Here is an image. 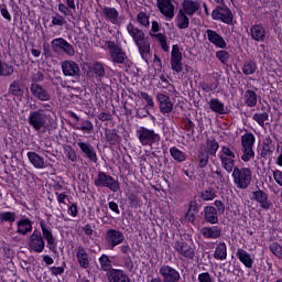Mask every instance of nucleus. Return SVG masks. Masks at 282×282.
<instances>
[{"label":"nucleus","mask_w":282,"mask_h":282,"mask_svg":"<svg viewBox=\"0 0 282 282\" xmlns=\"http://www.w3.org/2000/svg\"><path fill=\"white\" fill-rule=\"evenodd\" d=\"M42 234L39 230H34L29 238L28 249L30 252L42 253L45 247L53 253L57 252V239L53 235V230L44 223L40 224ZM46 241V243H45Z\"/></svg>","instance_id":"f257e3e1"},{"label":"nucleus","mask_w":282,"mask_h":282,"mask_svg":"<svg viewBox=\"0 0 282 282\" xmlns=\"http://www.w3.org/2000/svg\"><path fill=\"white\" fill-rule=\"evenodd\" d=\"M29 124L39 133H45L48 128L50 115L45 113L44 109L30 111Z\"/></svg>","instance_id":"f03ea898"},{"label":"nucleus","mask_w":282,"mask_h":282,"mask_svg":"<svg viewBox=\"0 0 282 282\" xmlns=\"http://www.w3.org/2000/svg\"><path fill=\"white\" fill-rule=\"evenodd\" d=\"M218 156L221 162V167L227 173H232L234 169H236V160H237L235 148H230V145H221L218 152Z\"/></svg>","instance_id":"7ed1b4c3"},{"label":"nucleus","mask_w":282,"mask_h":282,"mask_svg":"<svg viewBox=\"0 0 282 282\" xmlns=\"http://www.w3.org/2000/svg\"><path fill=\"white\" fill-rule=\"evenodd\" d=\"M234 184L239 189H246L252 182V170L250 167H234L231 172Z\"/></svg>","instance_id":"20e7f679"},{"label":"nucleus","mask_w":282,"mask_h":282,"mask_svg":"<svg viewBox=\"0 0 282 282\" xmlns=\"http://www.w3.org/2000/svg\"><path fill=\"white\" fill-rule=\"evenodd\" d=\"M135 135L142 147H153L161 141V134H159V132H155V130H151L150 128H144V126H141L135 130Z\"/></svg>","instance_id":"39448f33"},{"label":"nucleus","mask_w":282,"mask_h":282,"mask_svg":"<svg viewBox=\"0 0 282 282\" xmlns=\"http://www.w3.org/2000/svg\"><path fill=\"white\" fill-rule=\"evenodd\" d=\"M94 185L96 187H107L113 193H117L120 189L119 181H116L113 176H109L106 172H98V176L95 178Z\"/></svg>","instance_id":"423d86ee"},{"label":"nucleus","mask_w":282,"mask_h":282,"mask_svg":"<svg viewBox=\"0 0 282 282\" xmlns=\"http://www.w3.org/2000/svg\"><path fill=\"white\" fill-rule=\"evenodd\" d=\"M51 47L53 52L59 53L63 52L69 57H74L76 55V50L74 45H72L64 37H55L51 41Z\"/></svg>","instance_id":"0eeeda50"},{"label":"nucleus","mask_w":282,"mask_h":282,"mask_svg":"<svg viewBox=\"0 0 282 282\" xmlns=\"http://www.w3.org/2000/svg\"><path fill=\"white\" fill-rule=\"evenodd\" d=\"M170 64L172 70L176 74L184 70V56L180 45L177 44L172 45Z\"/></svg>","instance_id":"6e6552de"},{"label":"nucleus","mask_w":282,"mask_h":282,"mask_svg":"<svg viewBox=\"0 0 282 282\" xmlns=\"http://www.w3.org/2000/svg\"><path fill=\"white\" fill-rule=\"evenodd\" d=\"M212 19L230 25L234 22V13L227 6H218L212 11Z\"/></svg>","instance_id":"1a4fd4ad"},{"label":"nucleus","mask_w":282,"mask_h":282,"mask_svg":"<svg viewBox=\"0 0 282 282\" xmlns=\"http://www.w3.org/2000/svg\"><path fill=\"white\" fill-rule=\"evenodd\" d=\"M101 18L112 25L120 26L123 23V18L115 7L105 6L101 8Z\"/></svg>","instance_id":"9d476101"},{"label":"nucleus","mask_w":282,"mask_h":282,"mask_svg":"<svg viewBox=\"0 0 282 282\" xmlns=\"http://www.w3.org/2000/svg\"><path fill=\"white\" fill-rule=\"evenodd\" d=\"M156 6L166 21H172L175 18L176 6L173 0H156Z\"/></svg>","instance_id":"9b49d317"},{"label":"nucleus","mask_w":282,"mask_h":282,"mask_svg":"<svg viewBox=\"0 0 282 282\" xmlns=\"http://www.w3.org/2000/svg\"><path fill=\"white\" fill-rule=\"evenodd\" d=\"M107 47L110 53V57L113 64H124L128 59L127 53L119 46L116 45L113 41L107 42Z\"/></svg>","instance_id":"f8f14e48"},{"label":"nucleus","mask_w":282,"mask_h":282,"mask_svg":"<svg viewBox=\"0 0 282 282\" xmlns=\"http://www.w3.org/2000/svg\"><path fill=\"white\" fill-rule=\"evenodd\" d=\"M61 69L65 77H79L82 69L77 62L73 59H65L61 63Z\"/></svg>","instance_id":"ddd939ff"},{"label":"nucleus","mask_w":282,"mask_h":282,"mask_svg":"<svg viewBox=\"0 0 282 282\" xmlns=\"http://www.w3.org/2000/svg\"><path fill=\"white\" fill-rule=\"evenodd\" d=\"M105 240L109 249L113 250L117 246H120L126 241V237L123 232L110 229L106 232Z\"/></svg>","instance_id":"4468645a"},{"label":"nucleus","mask_w":282,"mask_h":282,"mask_svg":"<svg viewBox=\"0 0 282 282\" xmlns=\"http://www.w3.org/2000/svg\"><path fill=\"white\" fill-rule=\"evenodd\" d=\"M173 248L178 253L181 259L184 258L187 260H194L196 257L195 248L188 243L176 241Z\"/></svg>","instance_id":"2eb2a0df"},{"label":"nucleus","mask_w":282,"mask_h":282,"mask_svg":"<svg viewBox=\"0 0 282 282\" xmlns=\"http://www.w3.org/2000/svg\"><path fill=\"white\" fill-rule=\"evenodd\" d=\"M75 258L82 269L87 270L91 267V257L85 247L78 246L75 249Z\"/></svg>","instance_id":"dca6fc26"},{"label":"nucleus","mask_w":282,"mask_h":282,"mask_svg":"<svg viewBox=\"0 0 282 282\" xmlns=\"http://www.w3.org/2000/svg\"><path fill=\"white\" fill-rule=\"evenodd\" d=\"M156 100L159 102L161 113L169 115L174 110V102L169 95L164 93H159L156 95Z\"/></svg>","instance_id":"f3484780"},{"label":"nucleus","mask_w":282,"mask_h":282,"mask_svg":"<svg viewBox=\"0 0 282 282\" xmlns=\"http://www.w3.org/2000/svg\"><path fill=\"white\" fill-rule=\"evenodd\" d=\"M159 273L163 279L162 282H180V280H181L180 272L170 265L161 267Z\"/></svg>","instance_id":"a211bd4d"},{"label":"nucleus","mask_w":282,"mask_h":282,"mask_svg":"<svg viewBox=\"0 0 282 282\" xmlns=\"http://www.w3.org/2000/svg\"><path fill=\"white\" fill-rule=\"evenodd\" d=\"M77 147L79 148L82 153H84L85 156L89 161H91L93 163H97L98 162V154H97L94 145H91V143H87L85 141H78L77 142Z\"/></svg>","instance_id":"6ab92c4d"},{"label":"nucleus","mask_w":282,"mask_h":282,"mask_svg":"<svg viewBox=\"0 0 282 282\" xmlns=\"http://www.w3.org/2000/svg\"><path fill=\"white\" fill-rule=\"evenodd\" d=\"M207 40L209 43L215 45L218 48L225 50L227 48V42L217 31L208 29L206 31Z\"/></svg>","instance_id":"aec40b11"},{"label":"nucleus","mask_w":282,"mask_h":282,"mask_svg":"<svg viewBox=\"0 0 282 282\" xmlns=\"http://www.w3.org/2000/svg\"><path fill=\"white\" fill-rule=\"evenodd\" d=\"M31 94L40 101H50V93L40 84L32 83L30 86Z\"/></svg>","instance_id":"412c9836"},{"label":"nucleus","mask_w":282,"mask_h":282,"mask_svg":"<svg viewBox=\"0 0 282 282\" xmlns=\"http://www.w3.org/2000/svg\"><path fill=\"white\" fill-rule=\"evenodd\" d=\"M200 10V2L195 0H183L182 8L178 10L187 17L195 15Z\"/></svg>","instance_id":"4be33fe9"},{"label":"nucleus","mask_w":282,"mask_h":282,"mask_svg":"<svg viewBox=\"0 0 282 282\" xmlns=\"http://www.w3.org/2000/svg\"><path fill=\"white\" fill-rule=\"evenodd\" d=\"M135 46L138 47L139 53H140L141 57H142V59L148 62V59L150 57V52H151L150 39L148 36H145L141 41H138L135 43Z\"/></svg>","instance_id":"5701e85b"},{"label":"nucleus","mask_w":282,"mask_h":282,"mask_svg":"<svg viewBox=\"0 0 282 282\" xmlns=\"http://www.w3.org/2000/svg\"><path fill=\"white\" fill-rule=\"evenodd\" d=\"M267 34L265 28L261 24H253L250 28V36L256 42H265Z\"/></svg>","instance_id":"b1692460"},{"label":"nucleus","mask_w":282,"mask_h":282,"mask_svg":"<svg viewBox=\"0 0 282 282\" xmlns=\"http://www.w3.org/2000/svg\"><path fill=\"white\" fill-rule=\"evenodd\" d=\"M251 199H254L260 204V207L264 210L270 209V206H272V203L268 200V194L261 189H257V192H252Z\"/></svg>","instance_id":"393cba45"},{"label":"nucleus","mask_w":282,"mask_h":282,"mask_svg":"<svg viewBox=\"0 0 282 282\" xmlns=\"http://www.w3.org/2000/svg\"><path fill=\"white\" fill-rule=\"evenodd\" d=\"M236 257L247 269H252V265L254 264V257L248 253V251L239 248L236 252Z\"/></svg>","instance_id":"a878e982"},{"label":"nucleus","mask_w":282,"mask_h":282,"mask_svg":"<svg viewBox=\"0 0 282 282\" xmlns=\"http://www.w3.org/2000/svg\"><path fill=\"white\" fill-rule=\"evenodd\" d=\"M17 234L26 236L33 231V223L29 218H23L17 221Z\"/></svg>","instance_id":"bb28decb"},{"label":"nucleus","mask_w":282,"mask_h":282,"mask_svg":"<svg viewBox=\"0 0 282 282\" xmlns=\"http://www.w3.org/2000/svg\"><path fill=\"white\" fill-rule=\"evenodd\" d=\"M127 32L132 37L134 44L140 42L142 39L147 37L144 31L132 23H128Z\"/></svg>","instance_id":"cd10ccee"},{"label":"nucleus","mask_w":282,"mask_h":282,"mask_svg":"<svg viewBox=\"0 0 282 282\" xmlns=\"http://www.w3.org/2000/svg\"><path fill=\"white\" fill-rule=\"evenodd\" d=\"M209 108L213 112L218 115H226L228 109L219 98H210L208 101Z\"/></svg>","instance_id":"c85d7f7f"},{"label":"nucleus","mask_w":282,"mask_h":282,"mask_svg":"<svg viewBox=\"0 0 282 282\" xmlns=\"http://www.w3.org/2000/svg\"><path fill=\"white\" fill-rule=\"evenodd\" d=\"M26 156L29 162L33 165L34 169L43 170L46 167L43 156H40L37 152H28Z\"/></svg>","instance_id":"c756f323"},{"label":"nucleus","mask_w":282,"mask_h":282,"mask_svg":"<svg viewBox=\"0 0 282 282\" xmlns=\"http://www.w3.org/2000/svg\"><path fill=\"white\" fill-rule=\"evenodd\" d=\"M202 235L206 239L216 240L221 237V228H219L217 226L205 227L202 229Z\"/></svg>","instance_id":"7c9ffc66"},{"label":"nucleus","mask_w":282,"mask_h":282,"mask_svg":"<svg viewBox=\"0 0 282 282\" xmlns=\"http://www.w3.org/2000/svg\"><path fill=\"white\" fill-rule=\"evenodd\" d=\"M175 24L178 30H186L191 25V20L188 18V14L184 13V11H180L176 14L175 18Z\"/></svg>","instance_id":"2f4dec72"},{"label":"nucleus","mask_w":282,"mask_h":282,"mask_svg":"<svg viewBox=\"0 0 282 282\" xmlns=\"http://www.w3.org/2000/svg\"><path fill=\"white\" fill-rule=\"evenodd\" d=\"M214 258L219 261L228 259V247L226 242H219L214 251Z\"/></svg>","instance_id":"473e14b6"},{"label":"nucleus","mask_w":282,"mask_h":282,"mask_svg":"<svg viewBox=\"0 0 282 282\" xmlns=\"http://www.w3.org/2000/svg\"><path fill=\"white\" fill-rule=\"evenodd\" d=\"M109 281L130 282V279L122 270L112 269L111 271H109Z\"/></svg>","instance_id":"72a5a7b5"},{"label":"nucleus","mask_w":282,"mask_h":282,"mask_svg":"<svg viewBox=\"0 0 282 282\" xmlns=\"http://www.w3.org/2000/svg\"><path fill=\"white\" fill-rule=\"evenodd\" d=\"M243 99H245V104L247 107L254 108V107H257V101H258L259 97L257 95V91H254L252 89H247L245 91Z\"/></svg>","instance_id":"f704fd0d"},{"label":"nucleus","mask_w":282,"mask_h":282,"mask_svg":"<svg viewBox=\"0 0 282 282\" xmlns=\"http://www.w3.org/2000/svg\"><path fill=\"white\" fill-rule=\"evenodd\" d=\"M204 214H205V219L207 223L215 225L218 224L219 219H218V213L217 209L215 207H206L204 209Z\"/></svg>","instance_id":"c9c22d12"},{"label":"nucleus","mask_w":282,"mask_h":282,"mask_svg":"<svg viewBox=\"0 0 282 282\" xmlns=\"http://www.w3.org/2000/svg\"><path fill=\"white\" fill-rule=\"evenodd\" d=\"M197 214L198 203H196V200H191L188 205V212L185 214V220H187L188 223H194Z\"/></svg>","instance_id":"e433bc0d"},{"label":"nucleus","mask_w":282,"mask_h":282,"mask_svg":"<svg viewBox=\"0 0 282 282\" xmlns=\"http://www.w3.org/2000/svg\"><path fill=\"white\" fill-rule=\"evenodd\" d=\"M170 154L172 159L178 163H183L187 160V154L183 152V150H180V148H170Z\"/></svg>","instance_id":"4c0bfd02"},{"label":"nucleus","mask_w":282,"mask_h":282,"mask_svg":"<svg viewBox=\"0 0 282 282\" xmlns=\"http://www.w3.org/2000/svg\"><path fill=\"white\" fill-rule=\"evenodd\" d=\"M14 73V66L0 59V77H10Z\"/></svg>","instance_id":"58836bf2"},{"label":"nucleus","mask_w":282,"mask_h":282,"mask_svg":"<svg viewBox=\"0 0 282 282\" xmlns=\"http://www.w3.org/2000/svg\"><path fill=\"white\" fill-rule=\"evenodd\" d=\"M252 120L257 122L261 128H265V122L270 120V113L268 111L256 112L252 116Z\"/></svg>","instance_id":"ea45409f"},{"label":"nucleus","mask_w":282,"mask_h":282,"mask_svg":"<svg viewBox=\"0 0 282 282\" xmlns=\"http://www.w3.org/2000/svg\"><path fill=\"white\" fill-rule=\"evenodd\" d=\"M274 143L272 142V139L268 138L263 140L262 143V152L261 156L262 158H268L272 152L274 151Z\"/></svg>","instance_id":"a19ab883"},{"label":"nucleus","mask_w":282,"mask_h":282,"mask_svg":"<svg viewBox=\"0 0 282 282\" xmlns=\"http://www.w3.org/2000/svg\"><path fill=\"white\" fill-rule=\"evenodd\" d=\"M256 140L257 139L252 134V132H247L246 134H242V137H241V147L248 148V149H253Z\"/></svg>","instance_id":"79ce46f5"},{"label":"nucleus","mask_w":282,"mask_h":282,"mask_svg":"<svg viewBox=\"0 0 282 282\" xmlns=\"http://www.w3.org/2000/svg\"><path fill=\"white\" fill-rule=\"evenodd\" d=\"M151 37L155 39L160 43V45L164 52H170V45L167 43V37L165 34L151 33Z\"/></svg>","instance_id":"37998d69"},{"label":"nucleus","mask_w":282,"mask_h":282,"mask_svg":"<svg viewBox=\"0 0 282 282\" xmlns=\"http://www.w3.org/2000/svg\"><path fill=\"white\" fill-rule=\"evenodd\" d=\"M17 220V213L14 212H0V224H13Z\"/></svg>","instance_id":"c03bdc74"},{"label":"nucleus","mask_w":282,"mask_h":282,"mask_svg":"<svg viewBox=\"0 0 282 282\" xmlns=\"http://www.w3.org/2000/svg\"><path fill=\"white\" fill-rule=\"evenodd\" d=\"M100 269L105 272L111 271L112 269V261L110 260L109 256L102 254L98 259Z\"/></svg>","instance_id":"a18cd8bd"},{"label":"nucleus","mask_w":282,"mask_h":282,"mask_svg":"<svg viewBox=\"0 0 282 282\" xmlns=\"http://www.w3.org/2000/svg\"><path fill=\"white\" fill-rule=\"evenodd\" d=\"M257 72V63L254 61L245 62L242 65V73L246 76H250Z\"/></svg>","instance_id":"49530a36"},{"label":"nucleus","mask_w":282,"mask_h":282,"mask_svg":"<svg viewBox=\"0 0 282 282\" xmlns=\"http://www.w3.org/2000/svg\"><path fill=\"white\" fill-rule=\"evenodd\" d=\"M137 21L138 23L143 26V28H150L151 22H150V14L144 12V11H140L137 14Z\"/></svg>","instance_id":"de8ad7c7"},{"label":"nucleus","mask_w":282,"mask_h":282,"mask_svg":"<svg viewBox=\"0 0 282 282\" xmlns=\"http://www.w3.org/2000/svg\"><path fill=\"white\" fill-rule=\"evenodd\" d=\"M91 70L98 78H102L106 76L105 66L100 62H95L91 66Z\"/></svg>","instance_id":"09e8293b"},{"label":"nucleus","mask_w":282,"mask_h":282,"mask_svg":"<svg viewBox=\"0 0 282 282\" xmlns=\"http://www.w3.org/2000/svg\"><path fill=\"white\" fill-rule=\"evenodd\" d=\"M66 23H67L66 18L61 13H56L55 15L52 17L51 26L62 28L66 25Z\"/></svg>","instance_id":"8fccbe9b"},{"label":"nucleus","mask_w":282,"mask_h":282,"mask_svg":"<svg viewBox=\"0 0 282 282\" xmlns=\"http://www.w3.org/2000/svg\"><path fill=\"white\" fill-rule=\"evenodd\" d=\"M241 156L240 159L243 161V162H250V160L254 159V150L253 148H242L241 149Z\"/></svg>","instance_id":"3c124183"},{"label":"nucleus","mask_w":282,"mask_h":282,"mask_svg":"<svg viewBox=\"0 0 282 282\" xmlns=\"http://www.w3.org/2000/svg\"><path fill=\"white\" fill-rule=\"evenodd\" d=\"M9 94L19 97L23 94V90L21 88V85L18 80H13L9 86Z\"/></svg>","instance_id":"603ef678"},{"label":"nucleus","mask_w":282,"mask_h":282,"mask_svg":"<svg viewBox=\"0 0 282 282\" xmlns=\"http://www.w3.org/2000/svg\"><path fill=\"white\" fill-rule=\"evenodd\" d=\"M64 152L69 161L77 162L78 160L77 152L76 150H74V148H72V145H65Z\"/></svg>","instance_id":"864d4df0"},{"label":"nucleus","mask_w":282,"mask_h":282,"mask_svg":"<svg viewBox=\"0 0 282 282\" xmlns=\"http://www.w3.org/2000/svg\"><path fill=\"white\" fill-rule=\"evenodd\" d=\"M219 150V143L216 141V139H212L207 141V152L210 155H215Z\"/></svg>","instance_id":"5fc2aeb1"},{"label":"nucleus","mask_w":282,"mask_h":282,"mask_svg":"<svg viewBox=\"0 0 282 282\" xmlns=\"http://www.w3.org/2000/svg\"><path fill=\"white\" fill-rule=\"evenodd\" d=\"M216 57L220 61V63L228 64L230 59V53L226 50H219L216 52Z\"/></svg>","instance_id":"6e6d98bb"},{"label":"nucleus","mask_w":282,"mask_h":282,"mask_svg":"<svg viewBox=\"0 0 282 282\" xmlns=\"http://www.w3.org/2000/svg\"><path fill=\"white\" fill-rule=\"evenodd\" d=\"M216 197H217V194L212 188L204 189V192H202V199L205 200V202L214 200Z\"/></svg>","instance_id":"4d7b16f0"},{"label":"nucleus","mask_w":282,"mask_h":282,"mask_svg":"<svg viewBox=\"0 0 282 282\" xmlns=\"http://www.w3.org/2000/svg\"><path fill=\"white\" fill-rule=\"evenodd\" d=\"M161 88L165 89L163 90L164 95H171L175 91V87L167 79H163V83H161Z\"/></svg>","instance_id":"13d9d810"},{"label":"nucleus","mask_w":282,"mask_h":282,"mask_svg":"<svg viewBox=\"0 0 282 282\" xmlns=\"http://www.w3.org/2000/svg\"><path fill=\"white\" fill-rule=\"evenodd\" d=\"M78 131H83L84 133H91L94 130V123L91 121H84L82 126L76 128Z\"/></svg>","instance_id":"bf43d9fd"},{"label":"nucleus","mask_w":282,"mask_h":282,"mask_svg":"<svg viewBox=\"0 0 282 282\" xmlns=\"http://www.w3.org/2000/svg\"><path fill=\"white\" fill-rule=\"evenodd\" d=\"M270 251L278 258L282 259V247L281 245L274 242L270 246Z\"/></svg>","instance_id":"052dcab7"},{"label":"nucleus","mask_w":282,"mask_h":282,"mask_svg":"<svg viewBox=\"0 0 282 282\" xmlns=\"http://www.w3.org/2000/svg\"><path fill=\"white\" fill-rule=\"evenodd\" d=\"M140 98L145 100L149 107L155 106L154 99L149 93L140 91Z\"/></svg>","instance_id":"680f3d73"},{"label":"nucleus","mask_w":282,"mask_h":282,"mask_svg":"<svg viewBox=\"0 0 282 282\" xmlns=\"http://www.w3.org/2000/svg\"><path fill=\"white\" fill-rule=\"evenodd\" d=\"M0 14L1 17L7 20L8 22H11L12 21V15L11 13L9 12L8 10V7L7 4H1L0 6Z\"/></svg>","instance_id":"e2e57ef3"},{"label":"nucleus","mask_w":282,"mask_h":282,"mask_svg":"<svg viewBox=\"0 0 282 282\" xmlns=\"http://www.w3.org/2000/svg\"><path fill=\"white\" fill-rule=\"evenodd\" d=\"M57 10H58V12H59L61 14H63L64 17H67V15H69V13H70V8H69L67 4L63 3V2H59V3L57 4Z\"/></svg>","instance_id":"0e129e2a"},{"label":"nucleus","mask_w":282,"mask_h":282,"mask_svg":"<svg viewBox=\"0 0 282 282\" xmlns=\"http://www.w3.org/2000/svg\"><path fill=\"white\" fill-rule=\"evenodd\" d=\"M198 159H199L198 166L202 167V169H205L209 163L208 154L202 153V154H199Z\"/></svg>","instance_id":"69168bd1"},{"label":"nucleus","mask_w":282,"mask_h":282,"mask_svg":"<svg viewBox=\"0 0 282 282\" xmlns=\"http://www.w3.org/2000/svg\"><path fill=\"white\" fill-rule=\"evenodd\" d=\"M273 180L282 187V172L281 170H273Z\"/></svg>","instance_id":"338daca9"},{"label":"nucleus","mask_w":282,"mask_h":282,"mask_svg":"<svg viewBox=\"0 0 282 282\" xmlns=\"http://www.w3.org/2000/svg\"><path fill=\"white\" fill-rule=\"evenodd\" d=\"M198 282H213V279L208 272L198 274Z\"/></svg>","instance_id":"774afa93"}]
</instances>
